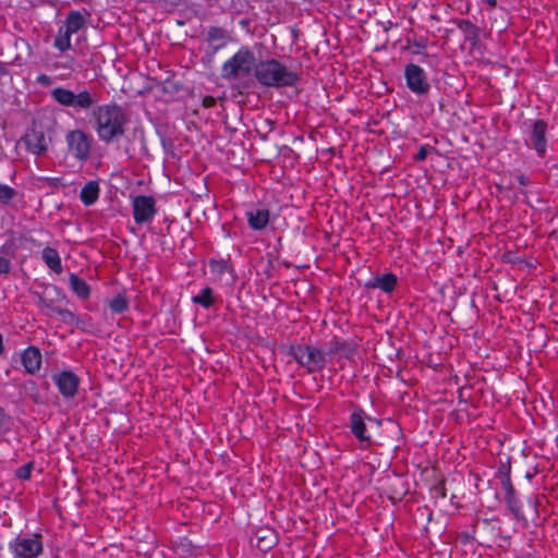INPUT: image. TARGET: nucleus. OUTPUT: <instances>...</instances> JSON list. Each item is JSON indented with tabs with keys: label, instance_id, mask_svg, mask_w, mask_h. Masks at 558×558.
I'll list each match as a JSON object with an SVG mask.
<instances>
[{
	"label": "nucleus",
	"instance_id": "obj_1",
	"mask_svg": "<svg viewBox=\"0 0 558 558\" xmlns=\"http://www.w3.org/2000/svg\"><path fill=\"white\" fill-rule=\"evenodd\" d=\"M92 121L99 140L106 144L120 141L129 122L124 110L117 104L94 107Z\"/></svg>",
	"mask_w": 558,
	"mask_h": 558
},
{
	"label": "nucleus",
	"instance_id": "obj_2",
	"mask_svg": "<svg viewBox=\"0 0 558 558\" xmlns=\"http://www.w3.org/2000/svg\"><path fill=\"white\" fill-rule=\"evenodd\" d=\"M255 77L262 85L276 88L292 87L300 80L298 73L288 70L277 59L259 61L255 66Z\"/></svg>",
	"mask_w": 558,
	"mask_h": 558
},
{
	"label": "nucleus",
	"instance_id": "obj_3",
	"mask_svg": "<svg viewBox=\"0 0 558 558\" xmlns=\"http://www.w3.org/2000/svg\"><path fill=\"white\" fill-rule=\"evenodd\" d=\"M256 59L248 47H241L230 59L221 66V77L227 81L239 80L247 76L255 71Z\"/></svg>",
	"mask_w": 558,
	"mask_h": 558
},
{
	"label": "nucleus",
	"instance_id": "obj_4",
	"mask_svg": "<svg viewBox=\"0 0 558 558\" xmlns=\"http://www.w3.org/2000/svg\"><path fill=\"white\" fill-rule=\"evenodd\" d=\"M12 558H38L44 553L40 533L17 534L8 543Z\"/></svg>",
	"mask_w": 558,
	"mask_h": 558
},
{
	"label": "nucleus",
	"instance_id": "obj_5",
	"mask_svg": "<svg viewBox=\"0 0 558 558\" xmlns=\"http://www.w3.org/2000/svg\"><path fill=\"white\" fill-rule=\"evenodd\" d=\"M288 354L293 357L298 364L305 367L310 374L319 372L326 366L327 353L313 345H290Z\"/></svg>",
	"mask_w": 558,
	"mask_h": 558
},
{
	"label": "nucleus",
	"instance_id": "obj_6",
	"mask_svg": "<svg viewBox=\"0 0 558 558\" xmlns=\"http://www.w3.org/2000/svg\"><path fill=\"white\" fill-rule=\"evenodd\" d=\"M523 141L529 149L536 153L538 158H544L547 154V131L548 124L543 119L529 120L523 123Z\"/></svg>",
	"mask_w": 558,
	"mask_h": 558
},
{
	"label": "nucleus",
	"instance_id": "obj_7",
	"mask_svg": "<svg viewBox=\"0 0 558 558\" xmlns=\"http://www.w3.org/2000/svg\"><path fill=\"white\" fill-rule=\"evenodd\" d=\"M51 98L60 106L84 111L89 110L96 102V98L87 89L74 93L64 87H56L51 90Z\"/></svg>",
	"mask_w": 558,
	"mask_h": 558
},
{
	"label": "nucleus",
	"instance_id": "obj_8",
	"mask_svg": "<svg viewBox=\"0 0 558 558\" xmlns=\"http://www.w3.org/2000/svg\"><path fill=\"white\" fill-rule=\"evenodd\" d=\"M65 142L71 155L80 160L87 161L90 157L93 137L86 132L76 129L68 132Z\"/></svg>",
	"mask_w": 558,
	"mask_h": 558
},
{
	"label": "nucleus",
	"instance_id": "obj_9",
	"mask_svg": "<svg viewBox=\"0 0 558 558\" xmlns=\"http://www.w3.org/2000/svg\"><path fill=\"white\" fill-rule=\"evenodd\" d=\"M19 144H23L27 153L35 156H43L49 149L50 140L46 137L40 126L33 123L20 138Z\"/></svg>",
	"mask_w": 558,
	"mask_h": 558
},
{
	"label": "nucleus",
	"instance_id": "obj_10",
	"mask_svg": "<svg viewBox=\"0 0 558 558\" xmlns=\"http://www.w3.org/2000/svg\"><path fill=\"white\" fill-rule=\"evenodd\" d=\"M365 420L374 421L371 416L366 415L365 411L361 408L355 409L350 414L349 427L354 437L359 440L361 448L366 449L372 445V437L367 433ZM379 423V421H377Z\"/></svg>",
	"mask_w": 558,
	"mask_h": 558
},
{
	"label": "nucleus",
	"instance_id": "obj_11",
	"mask_svg": "<svg viewBox=\"0 0 558 558\" xmlns=\"http://www.w3.org/2000/svg\"><path fill=\"white\" fill-rule=\"evenodd\" d=\"M404 78L407 87L415 95H426L430 89L426 72L417 64L405 65Z\"/></svg>",
	"mask_w": 558,
	"mask_h": 558
},
{
	"label": "nucleus",
	"instance_id": "obj_12",
	"mask_svg": "<svg viewBox=\"0 0 558 558\" xmlns=\"http://www.w3.org/2000/svg\"><path fill=\"white\" fill-rule=\"evenodd\" d=\"M132 209L137 225L150 222L157 213L156 201L150 195H137L132 199Z\"/></svg>",
	"mask_w": 558,
	"mask_h": 558
},
{
	"label": "nucleus",
	"instance_id": "obj_13",
	"mask_svg": "<svg viewBox=\"0 0 558 558\" xmlns=\"http://www.w3.org/2000/svg\"><path fill=\"white\" fill-rule=\"evenodd\" d=\"M51 378L63 398L73 399L77 395L81 380L74 372L62 371Z\"/></svg>",
	"mask_w": 558,
	"mask_h": 558
},
{
	"label": "nucleus",
	"instance_id": "obj_14",
	"mask_svg": "<svg viewBox=\"0 0 558 558\" xmlns=\"http://www.w3.org/2000/svg\"><path fill=\"white\" fill-rule=\"evenodd\" d=\"M21 363L27 374L36 375L41 367L40 350L35 345L27 347L21 354Z\"/></svg>",
	"mask_w": 558,
	"mask_h": 558
},
{
	"label": "nucleus",
	"instance_id": "obj_15",
	"mask_svg": "<svg viewBox=\"0 0 558 558\" xmlns=\"http://www.w3.org/2000/svg\"><path fill=\"white\" fill-rule=\"evenodd\" d=\"M251 543L260 551L266 553L277 544V533L269 527H259L254 532Z\"/></svg>",
	"mask_w": 558,
	"mask_h": 558
},
{
	"label": "nucleus",
	"instance_id": "obj_16",
	"mask_svg": "<svg viewBox=\"0 0 558 558\" xmlns=\"http://www.w3.org/2000/svg\"><path fill=\"white\" fill-rule=\"evenodd\" d=\"M357 344L353 340H341L338 337H333L328 342L327 355L340 354L341 356L351 360L356 352Z\"/></svg>",
	"mask_w": 558,
	"mask_h": 558
},
{
	"label": "nucleus",
	"instance_id": "obj_17",
	"mask_svg": "<svg viewBox=\"0 0 558 558\" xmlns=\"http://www.w3.org/2000/svg\"><path fill=\"white\" fill-rule=\"evenodd\" d=\"M398 283V277L392 272L377 275L369 279L365 287L368 289H379L385 293H391Z\"/></svg>",
	"mask_w": 558,
	"mask_h": 558
},
{
	"label": "nucleus",
	"instance_id": "obj_18",
	"mask_svg": "<svg viewBox=\"0 0 558 558\" xmlns=\"http://www.w3.org/2000/svg\"><path fill=\"white\" fill-rule=\"evenodd\" d=\"M208 266H209L210 272L216 277V279L221 280L222 276L225 274H229L230 277H231L230 284L234 283V281L236 279V274H235L234 267H233V265H232L230 259H225V258L215 259V258H210L208 260Z\"/></svg>",
	"mask_w": 558,
	"mask_h": 558
},
{
	"label": "nucleus",
	"instance_id": "obj_19",
	"mask_svg": "<svg viewBox=\"0 0 558 558\" xmlns=\"http://www.w3.org/2000/svg\"><path fill=\"white\" fill-rule=\"evenodd\" d=\"M248 227L254 231L264 230L270 220V211L267 208H257L246 211Z\"/></svg>",
	"mask_w": 558,
	"mask_h": 558
},
{
	"label": "nucleus",
	"instance_id": "obj_20",
	"mask_svg": "<svg viewBox=\"0 0 558 558\" xmlns=\"http://www.w3.org/2000/svg\"><path fill=\"white\" fill-rule=\"evenodd\" d=\"M457 27L463 33L464 40L472 47H475L480 41V28L470 20L462 19L457 22Z\"/></svg>",
	"mask_w": 558,
	"mask_h": 558
},
{
	"label": "nucleus",
	"instance_id": "obj_21",
	"mask_svg": "<svg viewBox=\"0 0 558 558\" xmlns=\"http://www.w3.org/2000/svg\"><path fill=\"white\" fill-rule=\"evenodd\" d=\"M99 184L95 180L88 181L81 190L80 199L85 206H90L99 197Z\"/></svg>",
	"mask_w": 558,
	"mask_h": 558
},
{
	"label": "nucleus",
	"instance_id": "obj_22",
	"mask_svg": "<svg viewBox=\"0 0 558 558\" xmlns=\"http://www.w3.org/2000/svg\"><path fill=\"white\" fill-rule=\"evenodd\" d=\"M44 263L57 275L62 272L61 257L58 251L53 247L47 246L41 252Z\"/></svg>",
	"mask_w": 558,
	"mask_h": 558
},
{
	"label": "nucleus",
	"instance_id": "obj_23",
	"mask_svg": "<svg viewBox=\"0 0 558 558\" xmlns=\"http://www.w3.org/2000/svg\"><path fill=\"white\" fill-rule=\"evenodd\" d=\"M69 282H70L71 290L80 299L86 300L89 298L90 288L83 278H81L76 274H71L69 277Z\"/></svg>",
	"mask_w": 558,
	"mask_h": 558
},
{
	"label": "nucleus",
	"instance_id": "obj_24",
	"mask_svg": "<svg viewBox=\"0 0 558 558\" xmlns=\"http://www.w3.org/2000/svg\"><path fill=\"white\" fill-rule=\"evenodd\" d=\"M228 39H229V34H228V31H226L225 28L218 27V26H209L208 27L207 33H206V40L208 43H216V41L219 43V45L215 47V51L225 47Z\"/></svg>",
	"mask_w": 558,
	"mask_h": 558
},
{
	"label": "nucleus",
	"instance_id": "obj_25",
	"mask_svg": "<svg viewBox=\"0 0 558 558\" xmlns=\"http://www.w3.org/2000/svg\"><path fill=\"white\" fill-rule=\"evenodd\" d=\"M85 17L80 11H70L65 17L63 26L72 34L77 33L85 26Z\"/></svg>",
	"mask_w": 558,
	"mask_h": 558
},
{
	"label": "nucleus",
	"instance_id": "obj_26",
	"mask_svg": "<svg viewBox=\"0 0 558 558\" xmlns=\"http://www.w3.org/2000/svg\"><path fill=\"white\" fill-rule=\"evenodd\" d=\"M73 34L68 31L63 25H61L58 29V34L53 40V47L58 49L60 52H65L71 49V36Z\"/></svg>",
	"mask_w": 558,
	"mask_h": 558
},
{
	"label": "nucleus",
	"instance_id": "obj_27",
	"mask_svg": "<svg viewBox=\"0 0 558 558\" xmlns=\"http://www.w3.org/2000/svg\"><path fill=\"white\" fill-rule=\"evenodd\" d=\"M505 501L507 504L508 509L514 515V518L519 521H522L524 525H527V520L523 514L522 505L519 498L514 494L509 496H505Z\"/></svg>",
	"mask_w": 558,
	"mask_h": 558
},
{
	"label": "nucleus",
	"instance_id": "obj_28",
	"mask_svg": "<svg viewBox=\"0 0 558 558\" xmlns=\"http://www.w3.org/2000/svg\"><path fill=\"white\" fill-rule=\"evenodd\" d=\"M192 302L194 304L201 305L204 308L211 307L216 302L213 289L210 287H205L197 295L192 298Z\"/></svg>",
	"mask_w": 558,
	"mask_h": 558
},
{
	"label": "nucleus",
	"instance_id": "obj_29",
	"mask_svg": "<svg viewBox=\"0 0 558 558\" xmlns=\"http://www.w3.org/2000/svg\"><path fill=\"white\" fill-rule=\"evenodd\" d=\"M54 314H57L61 318V320L66 325L82 327L80 325L81 317H78L72 311H70L68 308L56 307Z\"/></svg>",
	"mask_w": 558,
	"mask_h": 558
},
{
	"label": "nucleus",
	"instance_id": "obj_30",
	"mask_svg": "<svg viewBox=\"0 0 558 558\" xmlns=\"http://www.w3.org/2000/svg\"><path fill=\"white\" fill-rule=\"evenodd\" d=\"M109 307L114 314H122L129 308V301L124 294H117L109 301Z\"/></svg>",
	"mask_w": 558,
	"mask_h": 558
},
{
	"label": "nucleus",
	"instance_id": "obj_31",
	"mask_svg": "<svg viewBox=\"0 0 558 558\" xmlns=\"http://www.w3.org/2000/svg\"><path fill=\"white\" fill-rule=\"evenodd\" d=\"M19 195V192L7 185L0 183V203L3 205H9L11 202Z\"/></svg>",
	"mask_w": 558,
	"mask_h": 558
},
{
	"label": "nucleus",
	"instance_id": "obj_32",
	"mask_svg": "<svg viewBox=\"0 0 558 558\" xmlns=\"http://www.w3.org/2000/svg\"><path fill=\"white\" fill-rule=\"evenodd\" d=\"M34 295L37 298V305L39 307H46L54 313V310L58 306L54 304L53 298H48L47 295L39 292H34Z\"/></svg>",
	"mask_w": 558,
	"mask_h": 558
},
{
	"label": "nucleus",
	"instance_id": "obj_33",
	"mask_svg": "<svg viewBox=\"0 0 558 558\" xmlns=\"http://www.w3.org/2000/svg\"><path fill=\"white\" fill-rule=\"evenodd\" d=\"M34 469V463L33 462H28L22 466H20L16 472H15V476L19 478V480H22V481H27L31 478V475H32V471Z\"/></svg>",
	"mask_w": 558,
	"mask_h": 558
},
{
	"label": "nucleus",
	"instance_id": "obj_34",
	"mask_svg": "<svg viewBox=\"0 0 558 558\" xmlns=\"http://www.w3.org/2000/svg\"><path fill=\"white\" fill-rule=\"evenodd\" d=\"M10 415L0 407V435L10 430Z\"/></svg>",
	"mask_w": 558,
	"mask_h": 558
},
{
	"label": "nucleus",
	"instance_id": "obj_35",
	"mask_svg": "<svg viewBox=\"0 0 558 558\" xmlns=\"http://www.w3.org/2000/svg\"><path fill=\"white\" fill-rule=\"evenodd\" d=\"M510 470H511V466L509 463H502V462L500 463V465L498 466V471H497V474L500 477V481L502 478L510 477Z\"/></svg>",
	"mask_w": 558,
	"mask_h": 558
},
{
	"label": "nucleus",
	"instance_id": "obj_36",
	"mask_svg": "<svg viewBox=\"0 0 558 558\" xmlns=\"http://www.w3.org/2000/svg\"><path fill=\"white\" fill-rule=\"evenodd\" d=\"M500 482H501V486L505 490V496H509V495L515 493L510 477L502 478Z\"/></svg>",
	"mask_w": 558,
	"mask_h": 558
},
{
	"label": "nucleus",
	"instance_id": "obj_37",
	"mask_svg": "<svg viewBox=\"0 0 558 558\" xmlns=\"http://www.w3.org/2000/svg\"><path fill=\"white\" fill-rule=\"evenodd\" d=\"M11 270V262L0 256V275H8Z\"/></svg>",
	"mask_w": 558,
	"mask_h": 558
},
{
	"label": "nucleus",
	"instance_id": "obj_38",
	"mask_svg": "<svg viewBox=\"0 0 558 558\" xmlns=\"http://www.w3.org/2000/svg\"><path fill=\"white\" fill-rule=\"evenodd\" d=\"M36 83L41 85V86H50L53 84V80L51 76L47 75V74H39L37 77H36Z\"/></svg>",
	"mask_w": 558,
	"mask_h": 558
},
{
	"label": "nucleus",
	"instance_id": "obj_39",
	"mask_svg": "<svg viewBox=\"0 0 558 558\" xmlns=\"http://www.w3.org/2000/svg\"><path fill=\"white\" fill-rule=\"evenodd\" d=\"M458 538L460 539V542H461L462 544H464V545H465V544L471 543V542H472V539H473L474 537H473V535H472L471 533H469V532H461V533H459Z\"/></svg>",
	"mask_w": 558,
	"mask_h": 558
},
{
	"label": "nucleus",
	"instance_id": "obj_40",
	"mask_svg": "<svg viewBox=\"0 0 558 558\" xmlns=\"http://www.w3.org/2000/svg\"><path fill=\"white\" fill-rule=\"evenodd\" d=\"M428 153V148L426 146H421L420 150L415 155L416 161H423L426 159Z\"/></svg>",
	"mask_w": 558,
	"mask_h": 558
},
{
	"label": "nucleus",
	"instance_id": "obj_41",
	"mask_svg": "<svg viewBox=\"0 0 558 558\" xmlns=\"http://www.w3.org/2000/svg\"><path fill=\"white\" fill-rule=\"evenodd\" d=\"M204 108H211L216 105V99L213 96H205L202 100Z\"/></svg>",
	"mask_w": 558,
	"mask_h": 558
},
{
	"label": "nucleus",
	"instance_id": "obj_42",
	"mask_svg": "<svg viewBox=\"0 0 558 558\" xmlns=\"http://www.w3.org/2000/svg\"><path fill=\"white\" fill-rule=\"evenodd\" d=\"M517 181L522 186H526L530 184V180L524 174L517 175Z\"/></svg>",
	"mask_w": 558,
	"mask_h": 558
},
{
	"label": "nucleus",
	"instance_id": "obj_43",
	"mask_svg": "<svg viewBox=\"0 0 558 558\" xmlns=\"http://www.w3.org/2000/svg\"><path fill=\"white\" fill-rule=\"evenodd\" d=\"M89 322H90V318H89V317H87V316H86V317H84V318H82V317H81V323H80V325H81L82 327H77V328H78V329H81V330H83V331H85V330L87 329V325H88L87 323H89Z\"/></svg>",
	"mask_w": 558,
	"mask_h": 558
},
{
	"label": "nucleus",
	"instance_id": "obj_44",
	"mask_svg": "<svg viewBox=\"0 0 558 558\" xmlns=\"http://www.w3.org/2000/svg\"><path fill=\"white\" fill-rule=\"evenodd\" d=\"M52 290L54 291L56 295L60 299H65V295L64 293L62 292L61 289H59L57 286H52Z\"/></svg>",
	"mask_w": 558,
	"mask_h": 558
},
{
	"label": "nucleus",
	"instance_id": "obj_45",
	"mask_svg": "<svg viewBox=\"0 0 558 558\" xmlns=\"http://www.w3.org/2000/svg\"><path fill=\"white\" fill-rule=\"evenodd\" d=\"M8 74V68L5 64H3L2 62H0V77L4 76Z\"/></svg>",
	"mask_w": 558,
	"mask_h": 558
},
{
	"label": "nucleus",
	"instance_id": "obj_46",
	"mask_svg": "<svg viewBox=\"0 0 558 558\" xmlns=\"http://www.w3.org/2000/svg\"><path fill=\"white\" fill-rule=\"evenodd\" d=\"M439 493V496L441 498H446L447 494H446V488L444 486L439 487V488H436Z\"/></svg>",
	"mask_w": 558,
	"mask_h": 558
},
{
	"label": "nucleus",
	"instance_id": "obj_47",
	"mask_svg": "<svg viewBox=\"0 0 558 558\" xmlns=\"http://www.w3.org/2000/svg\"><path fill=\"white\" fill-rule=\"evenodd\" d=\"M490 8H495L497 5V0H483Z\"/></svg>",
	"mask_w": 558,
	"mask_h": 558
},
{
	"label": "nucleus",
	"instance_id": "obj_48",
	"mask_svg": "<svg viewBox=\"0 0 558 558\" xmlns=\"http://www.w3.org/2000/svg\"><path fill=\"white\" fill-rule=\"evenodd\" d=\"M4 352L3 337L0 333V355Z\"/></svg>",
	"mask_w": 558,
	"mask_h": 558
},
{
	"label": "nucleus",
	"instance_id": "obj_49",
	"mask_svg": "<svg viewBox=\"0 0 558 558\" xmlns=\"http://www.w3.org/2000/svg\"><path fill=\"white\" fill-rule=\"evenodd\" d=\"M51 558H62L58 551L52 554Z\"/></svg>",
	"mask_w": 558,
	"mask_h": 558
},
{
	"label": "nucleus",
	"instance_id": "obj_50",
	"mask_svg": "<svg viewBox=\"0 0 558 558\" xmlns=\"http://www.w3.org/2000/svg\"><path fill=\"white\" fill-rule=\"evenodd\" d=\"M530 504L533 505L534 507L536 506V502L533 499H530Z\"/></svg>",
	"mask_w": 558,
	"mask_h": 558
}]
</instances>
